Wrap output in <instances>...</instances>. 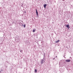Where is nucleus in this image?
Segmentation results:
<instances>
[{"label":"nucleus","mask_w":73,"mask_h":73,"mask_svg":"<svg viewBox=\"0 0 73 73\" xmlns=\"http://www.w3.org/2000/svg\"><path fill=\"white\" fill-rule=\"evenodd\" d=\"M66 62H70V60H66Z\"/></svg>","instance_id":"nucleus-1"},{"label":"nucleus","mask_w":73,"mask_h":73,"mask_svg":"<svg viewBox=\"0 0 73 73\" xmlns=\"http://www.w3.org/2000/svg\"><path fill=\"white\" fill-rule=\"evenodd\" d=\"M69 25H68L66 26V27L68 28V29H69Z\"/></svg>","instance_id":"nucleus-2"},{"label":"nucleus","mask_w":73,"mask_h":73,"mask_svg":"<svg viewBox=\"0 0 73 73\" xmlns=\"http://www.w3.org/2000/svg\"><path fill=\"white\" fill-rule=\"evenodd\" d=\"M44 8H46V4H45L44 5Z\"/></svg>","instance_id":"nucleus-3"},{"label":"nucleus","mask_w":73,"mask_h":73,"mask_svg":"<svg viewBox=\"0 0 73 73\" xmlns=\"http://www.w3.org/2000/svg\"><path fill=\"white\" fill-rule=\"evenodd\" d=\"M43 61H44V60L42 59L41 61V64H42L43 63Z\"/></svg>","instance_id":"nucleus-4"},{"label":"nucleus","mask_w":73,"mask_h":73,"mask_svg":"<svg viewBox=\"0 0 73 73\" xmlns=\"http://www.w3.org/2000/svg\"><path fill=\"white\" fill-rule=\"evenodd\" d=\"M36 15L37 16L38 15V12H37V9L36 10Z\"/></svg>","instance_id":"nucleus-5"},{"label":"nucleus","mask_w":73,"mask_h":73,"mask_svg":"<svg viewBox=\"0 0 73 73\" xmlns=\"http://www.w3.org/2000/svg\"><path fill=\"white\" fill-rule=\"evenodd\" d=\"M35 32V29H33V32Z\"/></svg>","instance_id":"nucleus-6"},{"label":"nucleus","mask_w":73,"mask_h":73,"mask_svg":"<svg viewBox=\"0 0 73 73\" xmlns=\"http://www.w3.org/2000/svg\"><path fill=\"white\" fill-rule=\"evenodd\" d=\"M35 72H37V70L36 69L35 70Z\"/></svg>","instance_id":"nucleus-7"},{"label":"nucleus","mask_w":73,"mask_h":73,"mask_svg":"<svg viewBox=\"0 0 73 73\" xmlns=\"http://www.w3.org/2000/svg\"><path fill=\"white\" fill-rule=\"evenodd\" d=\"M23 26H24V28H25V24Z\"/></svg>","instance_id":"nucleus-8"},{"label":"nucleus","mask_w":73,"mask_h":73,"mask_svg":"<svg viewBox=\"0 0 73 73\" xmlns=\"http://www.w3.org/2000/svg\"><path fill=\"white\" fill-rule=\"evenodd\" d=\"M56 43L58 42V41L57 40L56 41Z\"/></svg>","instance_id":"nucleus-9"},{"label":"nucleus","mask_w":73,"mask_h":73,"mask_svg":"<svg viewBox=\"0 0 73 73\" xmlns=\"http://www.w3.org/2000/svg\"><path fill=\"white\" fill-rule=\"evenodd\" d=\"M58 42H60V40H58Z\"/></svg>","instance_id":"nucleus-10"},{"label":"nucleus","mask_w":73,"mask_h":73,"mask_svg":"<svg viewBox=\"0 0 73 73\" xmlns=\"http://www.w3.org/2000/svg\"><path fill=\"white\" fill-rule=\"evenodd\" d=\"M22 50H21L20 51V52H22Z\"/></svg>","instance_id":"nucleus-11"},{"label":"nucleus","mask_w":73,"mask_h":73,"mask_svg":"<svg viewBox=\"0 0 73 73\" xmlns=\"http://www.w3.org/2000/svg\"><path fill=\"white\" fill-rule=\"evenodd\" d=\"M0 73H1V71H0Z\"/></svg>","instance_id":"nucleus-12"},{"label":"nucleus","mask_w":73,"mask_h":73,"mask_svg":"<svg viewBox=\"0 0 73 73\" xmlns=\"http://www.w3.org/2000/svg\"><path fill=\"white\" fill-rule=\"evenodd\" d=\"M23 25H22V26H23Z\"/></svg>","instance_id":"nucleus-13"}]
</instances>
